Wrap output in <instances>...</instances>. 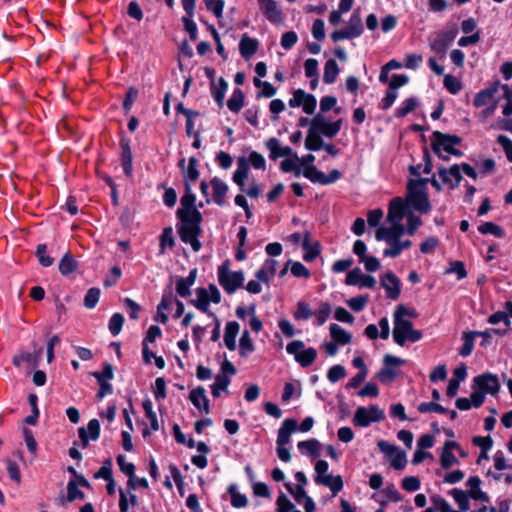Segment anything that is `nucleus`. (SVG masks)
Listing matches in <instances>:
<instances>
[{
    "label": "nucleus",
    "instance_id": "f257e3e1",
    "mask_svg": "<svg viewBox=\"0 0 512 512\" xmlns=\"http://www.w3.org/2000/svg\"><path fill=\"white\" fill-rule=\"evenodd\" d=\"M195 195L191 192L189 184H186V192L181 197V207L177 211V215L181 220L179 227V236L184 243L191 245L195 252L201 249L199 236L202 232L200 223L202 221L201 213L195 207Z\"/></svg>",
    "mask_w": 512,
    "mask_h": 512
},
{
    "label": "nucleus",
    "instance_id": "f03ea898",
    "mask_svg": "<svg viewBox=\"0 0 512 512\" xmlns=\"http://www.w3.org/2000/svg\"><path fill=\"white\" fill-rule=\"evenodd\" d=\"M407 310L400 306L394 313L393 339L399 346H404L407 341L417 342L422 338V333L413 328L409 319L404 317Z\"/></svg>",
    "mask_w": 512,
    "mask_h": 512
},
{
    "label": "nucleus",
    "instance_id": "7ed1b4c3",
    "mask_svg": "<svg viewBox=\"0 0 512 512\" xmlns=\"http://www.w3.org/2000/svg\"><path fill=\"white\" fill-rule=\"evenodd\" d=\"M461 138L456 135L444 134L436 131L432 134L431 146L435 154H437L443 160H449L448 155H455L457 157L462 156V152L455 148L460 144Z\"/></svg>",
    "mask_w": 512,
    "mask_h": 512
},
{
    "label": "nucleus",
    "instance_id": "20e7f679",
    "mask_svg": "<svg viewBox=\"0 0 512 512\" xmlns=\"http://www.w3.org/2000/svg\"><path fill=\"white\" fill-rule=\"evenodd\" d=\"M407 200L420 213H427L431 210V204L426 194V180H409L407 184Z\"/></svg>",
    "mask_w": 512,
    "mask_h": 512
},
{
    "label": "nucleus",
    "instance_id": "39448f33",
    "mask_svg": "<svg viewBox=\"0 0 512 512\" xmlns=\"http://www.w3.org/2000/svg\"><path fill=\"white\" fill-rule=\"evenodd\" d=\"M316 476L314 478L317 484L330 488L333 496L337 495L343 488L341 476H333L328 473V463L325 460H319L315 464Z\"/></svg>",
    "mask_w": 512,
    "mask_h": 512
},
{
    "label": "nucleus",
    "instance_id": "423d86ee",
    "mask_svg": "<svg viewBox=\"0 0 512 512\" xmlns=\"http://www.w3.org/2000/svg\"><path fill=\"white\" fill-rule=\"evenodd\" d=\"M244 280V273L242 271H231L228 263L219 266L218 281L226 293L233 294L243 285Z\"/></svg>",
    "mask_w": 512,
    "mask_h": 512
},
{
    "label": "nucleus",
    "instance_id": "0eeeda50",
    "mask_svg": "<svg viewBox=\"0 0 512 512\" xmlns=\"http://www.w3.org/2000/svg\"><path fill=\"white\" fill-rule=\"evenodd\" d=\"M305 344L301 340H294L287 344L286 351L288 354L293 355L296 362L302 367H309L313 364L317 357V350L313 347L304 348Z\"/></svg>",
    "mask_w": 512,
    "mask_h": 512
},
{
    "label": "nucleus",
    "instance_id": "6e6552de",
    "mask_svg": "<svg viewBox=\"0 0 512 512\" xmlns=\"http://www.w3.org/2000/svg\"><path fill=\"white\" fill-rule=\"evenodd\" d=\"M363 23L359 11H354L349 18L348 24L345 28L336 30L331 34L334 42L345 39H354L363 33Z\"/></svg>",
    "mask_w": 512,
    "mask_h": 512
},
{
    "label": "nucleus",
    "instance_id": "1a4fd4ad",
    "mask_svg": "<svg viewBox=\"0 0 512 512\" xmlns=\"http://www.w3.org/2000/svg\"><path fill=\"white\" fill-rule=\"evenodd\" d=\"M458 30L455 26L446 28L436 33L435 37L430 41V48L440 57H444L448 48L456 38Z\"/></svg>",
    "mask_w": 512,
    "mask_h": 512
},
{
    "label": "nucleus",
    "instance_id": "9d476101",
    "mask_svg": "<svg viewBox=\"0 0 512 512\" xmlns=\"http://www.w3.org/2000/svg\"><path fill=\"white\" fill-rule=\"evenodd\" d=\"M384 419V411L377 405L369 407H359L355 411L353 423L359 427H367L373 422H379Z\"/></svg>",
    "mask_w": 512,
    "mask_h": 512
},
{
    "label": "nucleus",
    "instance_id": "9b49d317",
    "mask_svg": "<svg viewBox=\"0 0 512 512\" xmlns=\"http://www.w3.org/2000/svg\"><path fill=\"white\" fill-rule=\"evenodd\" d=\"M383 362L384 367L377 373L376 377L381 383L389 384L398 375V371L395 367L403 365L405 360L396 356L386 355Z\"/></svg>",
    "mask_w": 512,
    "mask_h": 512
},
{
    "label": "nucleus",
    "instance_id": "f8f14e48",
    "mask_svg": "<svg viewBox=\"0 0 512 512\" xmlns=\"http://www.w3.org/2000/svg\"><path fill=\"white\" fill-rule=\"evenodd\" d=\"M342 120H337L335 122H327L326 119L317 114L310 121V127L315 130L319 135L323 134L326 137L333 138L338 134L341 129Z\"/></svg>",
    "mask_w": 512,
    "mask_h": 512
},
{
    "label": "nucleus",
    "instance_id": "ddd939ff",
    "mask_svg": "<svg viewBox=\"0 0 512 512\" xmlns=\"http://www.w3.org/2000/svg\"><path fill=\"white\" fill-rule=\"evenodd\" d=\"M474 383L484 394L495 395L500 390L499 379L492 373H484L474 378Z\"/></svg>",
    "mask_w": 512,
    "mask_h": 512
},
{
    "label": "nucleus",
    "instance_id": "4468645a",
    "mask_svg": "<svg viewBox=\"0 0 512 512\" xmlns=\"http://www.w3.org/2000/svg\"><path fill=\"white\" fill-rule=\"evenodd\" d=\"M345 283L351 286L372 289L376 285V279L371 275L363 274L360 268H354L348 272Z\"/></svg>",
    "mask_w": 512,
    "mask_h": 512
},
{
    "label": "nucleus",
    "instance_id": "2eb2a0df",
    "mask_svg": "<svg viewBox=\"0 0 512 512\" xmlns=\"http://www.w3.org/2000/svg\"><path fill=\"white\" fill-rule=\"evenodd\" d=\"M378 241H385L388 244L389 247L384 249L383 255L391 258L398 257L403 250L410 248L412 245V242L408 239L401 240L400 238L395 240V238L383 235L378 237Z\"/></svg>",
    "mask_w": 512,
    "mask_h": 512
},
{
    "label": "nucleus",
    "instance_id": "dca6fc26",
    "mask_svg": "<svg viewBox=\"0 0 512 512\" xmlns=\"http://www.w3.org/2000/svg\"><path fill=\"white\" fill-rule=\"evenodd\" d=\"M438 175L442 182L446 184L450 189H455L458 187L462 180L460 165L458 164H454L448 169L445 167H439Z\"/></svg>",
    "mask_w": 512,
    "mask_h": 512
},
{
    "label": "nucleus",
    "instance_id": "f3484780",
    "mask_svg": "<svg viewBox=\"0 0 512 512\" xmlns=\"http://www.w3.org/2000/svg\"><path fill=\"white\" fill-rule=\"evenodd\" d=\"M79 438L81 440L82 448L89 445V441H96L100 437V422L97 419H91L87 424V429L84 427L78 428Z\"/></svg>",
    "mask_w": 512,
    "mask_h": 512
},
{
    "label": "nucleus",
    "instance_id": "a211bd4d",
    "mask_svg": "<svg viewBox=\"0 0 512 512\" xmlns=\"http://www.w3.org/2000/svg\"><path fill=\"white\" fill-rule=\"evenodd\" d=\"M285 487L293 495L297 503L303 505L305 512H315V502L307 495L304 487L295 486L293 488L290 483H285Z\"/></svg>",
    "mask_w": 512,
    "mask_h": 512
},
{
    "label": "nucleus",
    "instance_id": "6ab92c4d",
    "mask_svg": "<svg viewBox=\"0 0 512 512\" xmlns=\"http://www.w3.org/2000/svg\"><path fill=\"white\" fill-rule=\"evenodd\" d=\"M195 2L196 0H182L183 9L188 16L183 17L182 21L184 23L185 30L189 33L192 40H196L198 35L197 25L192 20L195 11Z\"/></svg>",
    "mask_w": 512,
    "mask_h": 512
},
{
    "label": "nucleus",
    "instance_id": "aec40b11",
    "mask_svg": "<svg viewBox=\"0 0 512 512\" xmlns=\"http://www.w3.org/2000/svg\"><path fill=\"white\" fill-rule=\"evenodd\" d=\"M381 286L385 289L387 297L397 299L400 295L401 284L399 278L392 272H387L381 277Z\"/></svg>",
    "mask_w": 512,
    "mask_h": 512
},
{
    "label": "nucleus",
    "instance_id": "412c9836",
    "mask_svg": "<svg viewBox=\"0 0 512 512\" xmlns=\"http://www.w3.org/2000/svg\"><path fill=\"white\" fill-rule=\"evenodd\" d=\"M261 12L272 23L278 24L283 20V14L275 0H259Z\"/></svg>",
    "mask_w": 512,
    "mask_h": 512
},
{
    "label": "nucleus",
    "instance_id": "4be33fe9",
    "mask_svg": "<svg viewBox=\"0 0 512 512\" xmlns=\"http://www.w3.org/2000/svg\"><path fill=\"white\" fill-rule=\"evenodd\" d=\"M197 269H192L187 277L176 278V292L179 296L186 298L191 295V287L195 284Z\"/></svg>",
    "mask_w": 512,
    "mask_h": 512
},
{
    "label": "nucleus",
    "instance_id": "5701e85b",
    "mask_svg": "<svg viewBox=\"0 0 512 512\" xmlns=\"http://www.w3.org/2000/svg\"><path fill=\"white\" fill-rule=\"evenodd\" d=\"M297 429V421L289 418L285 419L278 430L276 444L277 446H286L290 442V436Z\"/></svg>",
    "mask_w": 512,
    "mask_h": 512
},
{
    "label": "nucleus",
    "instance_id": "b1692460",
    "mask_svg": "<svg viewBox=\"0 0 512 512\" xmlns=\"http://www.w3.org/2000/svg\"><path fill=\"white\" fill-rule=\"evenodd\" d=\"M266 148L269 151V157L272 160H276L279 157H288L293 154V151L288 146H281L280 141L277 138H270L265 143Z\"/></svg>",
    "mask_w": 512,
    "mask_h": 512
},
{
    "label": "nucleus",
    "instance_id": "393cba45",
    "mask_svg": "<svg viewBox=\"0 0 512 512\" xmlns=\"http://www.w3.org/2000/svg\"><path fill=\"white\" fill-rule=\"evenodd\" d=\"M79 268V262L71 252H67L59 261L58 269L62 276L68 277Z\"/></svg>",
    "mask_w": 512,
    "mask_h": 512
},
{
    "label": "nucleus",
    "instance_id": "a878e982",
    "mask_svg": "<svg viewBox=\"0 0 512 512\" xmlns=\"http://www.w3.org/2000/svg\"><path fill=\"white\" fill-rule=\"evenodd\" d=\"M190 401L199 410L209 413V400L206 396L205 389L199 386L190 392Z\"/></svg>",
    "mask_w": 512,
    "mask_h": 512
},
{
    "label": "nucleus",
    "instance_id": "bb28decb",
    "mask_svg": "<svg viewBox=\"0 0 512 512\" xmlns=\"http://www.w3.org/2000/svg\"><path fill=\"white\" fill-rule=\"evenodd\" d=\"M404 204L401 198H394L391 200L387 215V220L391 224L401 222L404 216Z\"/></svg>",
    "mask_w": 512,
    "mask_h": 512
},
{
    "label": "nucleus",
    "instance_id": "cd10ccee",
    "mask_svg": "<svg viewBox=\"0 0 512 512\" xmlns=\"http://www.w3.org/2000/svg\"><path fill=\"white\" fill-rule=\"evenodd\" d=\"M240 325L236 321L228 322L225 326L224 343L230 351L236 349V337L239 333Z\"/></svg>",
    "mask_w": 512,
    "mask_h": 512
},
{
    "label": "nucleus",
    "instance_id": "c85d7f7f",
    "mask_svg": "<svg viewBox=\"0 0 512 512\" xmlns=\"http://www.w3.org/2000/svg\"><path fill=\"white\" fill-rule=\"evenodd\" d=\"M85 494L82 490H80L77 486V482L73 479H70L67 484V495L60 496L59 500L61 505H65L67 502H74L75 500H84Z\"/></svg>",
    "mask_w": 512,
    "mask_h": 512
},
{
    "label": "nucleus",
    "instance_id": "c756f323",
    "mask_svg": "<svg viewBox=\"0 0 512 512\" xmlns=\"http://www.w3.org/2000/svg\"><path fill=\"white\" fill-rule=\"evenodd\" d=\"M185 162L186 160L184 158L180 159L179 166L183 171L186 184H189L188 182H195L199 178V172L197 170L198 161L195 157H190L187 167H185Z\"/></svg>",
    "mask_w": 512,
    "mask_h": 512
},
{
    "label": "nucleus",
    "instance_id": "7c9ffc66",
    "mask_svg": "<svg viewBox=\"0 0 512 512\" xmlns=\"http://www.w3.org/2000/svg\"><path fill=\"white\" fill-rule=\"evenodd\" d=\"M191 303L202 312L215 317L209 309V291H207L206 288H198L196 290V299L192 300Z\"/></svg>",
    "mask_w": 512,
    "mask_h": 512
},
{
    "label": "nucleus",
    "instance_id": "2f4dec72",
    "mask_svg": "<svg viewBox=\"0 0 512 512\" xmlns=\"http://www.w3.org/2000/svg\"><path fill=\"white\" fill-rule=\"evenodd\" d=\"M481 480L477 476L468 479L467 485L470 488L469 496L474 500L489 502V496L480 489Z\"/></svg>",
    "mask_w": 512,
    "mask_h": 512
},
{
    "label": "nucleus",
    "instance_id": "473e14b6",
    "mask_svg": "<svg viewBox=\"0 0 512 512\" xmlns=\"http://www.w3.org/2000/svg\"><path fill=\"white\" fill-rule=\"evenodd\" d=\"M297 448L302 454L317 458L320 456L321 443L316 439H309L298 442Z\"/></svg>",
    "mask_w": 512,
    "mask_h": 512
},
{
    "label": "nucleus",
    "instance_id": "72a5a7b5",
    "mask_svg": "<svg viewBox=\"0 0 512 512\" xmlns=\"http://www.w3.org/2000/svg\"><path fill=\"white\" fill-rule=\"evenodd\" d=\"M258 49V41L249 37L247 34H244L239 43V50L241 55L245 59H249L252 55L256 53Z\"/></svg>",
    "mask_w": 512,
    "mask_h": 512
},
{
    "label": "nucleus",
    "instance_id": "f704fd0d",
    "mask_svg": "<svg viewBox=\"0 0 512 512\" xmlns=\"http://www.w3.org/2000/svg\"><path fill=\"white\" fill-rule=\"evenodd\" d=\"M249 164L248 161L244 157H240L237 161V169L233 174L234 182L240 186V189L244 191L243 187L245 184V180L248 176Z\"/></svg>",
    "mask_w": 512,
    "mask_h": 512
},
{
    "label": "nucleus",
    "instance_id": "c9c22d12",
    "mask_svg": "<svg viewBox=\"0 0 512 512\" xmlns=\"http://www.w3.org/2000/svg\"><path fill=\"white\" fill-rule=\"evenodd\" d=\"M406 232V229L403 227L401 222H398L397 224H391L390 227L381 226L377 229L375 233V238L378 240V237L380 235L388 236L395 238V240H398L401 238V236Z\"/></svg>",
    "mask_w": 512,
    "mask_h": 512
},
{
    "label": "nucleus",
    "instance_id": "e433bc0d",
    "mask_svg": "<svg viewBox=\"0 0 512 512\" xmlns=\"http://www.w3.org/2000/svg\"><path fill=\"white\" fill-rule=\"evenodd\" d=\"M332 339L339 345H346L351 342L352 336L338 324H331L329 327Z\"/></svg>",
    "mask_w": 512,
    "mask_h": 512
},
{
    "label": "nucleus",
    "instance_id": "4c0bfd02",
    "mask_svg": "<svg viewBox=\"0 0 512 512\" xmlns=\"http://www.w3.org/2000/svg\"><path fill=\"white\" fill-rule=\"evenodd\" d=\"M211 185H212V188H213V198H214V201L218 204V205H223L224 203V198H225V195L227 193V190H228V186L226 185V183L222 180H220L219 178H213L211 180Z\"/></svg>",
    "mask_w": 512,
    "mask_h": 512
},
{
    "label": "nucleus",
    "instance_id": "58836bf2",
    "mask_svg": "<svg viewBox=\"0 0 512 512\" xmlns=\"http://www.w3.org/2000/svg\"><path fill=\"white\" fill-rule=\"evenodd\" d=\"M175 244L173 229L172 227H166L163 229L160 235V253L165 254L167 249H172Z\"/></svg>",
    "mask_w": 512,
    "mask_h": 512
},
{
    "label": "nucleus",
    "instance_id": "ea45409f",
    "mask_svg": "<svg viewBox=\"0 0 512 512\" xmlns=\"http://www.w3.org/2000/svg\"><path fill=\"white\" fill-rule=\"evenodd\" d=\"M339 71L338 64L334 59L327 60L324 67L323 81L327 84L333 83L336 80Z\"/></svg>",
    "mask_w": 512,
    "mask_h": 512
},
{
    "label": "nucleus",
    "instance_id": "a19ab883",
    "mask_svg": "<svg viewBox=\"0 0 512 512\" xmlns=\"http://www.w3.org/2000/svg\"><path fill=\"white\" fill-rule=\"evenodd\" d=\"M323 144L324 143L321 136L315 130L309 127L308 134L305 139L306 149L311 151H317L322 148Z\"/></svg>",
    "mask_w": 512,
    "mask_h": 512
},
{
    "label": "nucleus",
    "instance_id": "79ce46f5",
    "mask_svg": "<svg viewBox=\"0 0 512 512\" xmlns=\"http://www.w3.org/2000/svg\"><path fill=\"white\" fill-rule=\"evenodd\" d=\"M302 174L313 183H320L325 185V174L319 171L314 165H308V167H304L302 169Z\"/></svg>",
    "mask_w": 512,
    "mask_h": 512
},
{
    "label": "nucleus",
    "instance_id": "37998d69",
    "mask_svg": "<svg viewBox=\"0 0 512 512\" xmlns=\"http://www.w3.org/2000/svg\"><path fill=\"white\" fill-rule=\"evenodd\" d=\"M230 384V378L224 374H218L215 377V381L211 386L212 395L219 397L221 391H226Z\"/></svg>",
    "mask_w": 512,
    "mask_h": 512
},
{
    "label": "nucleus",
    "instance_id": "c03bdc74",
    "mask_svg": "<svg viewBox=\"0 0 512 512\" xmlns=\"http://www.w3.org/2000/svg\"><path fill=\"white\" fill-rule=\"evenodd\" d=\"M418 106V101L416 98L414 97H410V98H407L405 99L401 106L398 107L396 110H395V117L397 118H403L405 117L407 114H409L410 112H412L416 107Z\"/></svg>",
    "mask_w": 512,
    "mask_h": 512
},
{
    "label": "nucleus",
    "instance_id": "a18cd8bd",
    "mask_svg": "<svg viewBox=\"0 0 512 512\" xmlns=\"http://www.w3.org/2000/svg\"><path fill=\"white\" fill-rule=\"evenodd\" d=\"M243 103H244L243 92L240 89H236V90H234L232 96L228 100L227 106L232 112L238 113L242 109Z\"/></svg>",
    "mask_w": 512,
    "mask_h": 512
},
{
    "label": "nucleus",
    "instance_id": "49530a36",
    "mask_svg": "<svg viewBox=\"0 0 512 512\" xmlns=\"http://www.w3.org/2000/svg\"><path fill=\"white\" fill-rule=\"evenodd\" d=\"M330 314L331 305L328 302H322L314 313L316 318L315 324L318 326L323 325L329 318Z\"/></svg>",
    "mask_w": 512,
    "mask_h": 512
},
{
    "label": "nucleus",
    "instance_id": "de8ad7c7",
    "mask_svg": "<svg viewBox=\"0 0 512 512\" xmlns=\"http://www.w3.org/2000/svg\"><path fill=\"white\" fill-rule=\"evenodd\" d=\"M451 494L462 512H466L469 510V508H470L469 497L470 496L467 495L466 492H464L460 489H453L451 491Z\"/></svg>",
    "mask_w": 512,
    "mask_h": 512
},
{
    "label": "nucleus",
    "instance_id": "09e8293b",
    "mask_svg": "<svg viewBox=\"0 0 512 512\" xmlns=\"http://www.w3.org/2000/svg\"><path fill=\"white\" fill-rule=\"evenodd\" d=\"M91 375L97 380V381H109L112 380L114 377V368L113 365L109 362L103 363V369L102 371H94L91 373Z\"/></svg>",
    "mask_w": 512,
    "mask_h": 512
},
{
    "label": "nucleus",
    "instance_id": "8fccbe9b",
    "mask_svg": "<svg viewBox=\"0 0 512 512\" xmlns=\"http://www.w3.org/2000/svg\"><path fill=\"white\" fill-rule=\"evenodd\" d=\"M124 322H125V318L121 313H114L111 316V318L109 320V324H108L110 333L113 336L118 335L122 330Z\"/></svg>",
    "mask_w": 512,
    "mask_h": 512
},
{
    "label": "nucleus",
    "instance_id": "3c124183",
    "mask_svg": "<svg viewBox=\"0 0 512 512\" xmlns=\"http://www.w3.org/2000/svg\"><path fill=\"white\" fill-rule=\"evenodd\" d=\"M277 512H301L297 509L295 504H293L290 499L284 495L280 494L276 501Z\"/></svg>",
    "mask_w": 512,
    "mask_h": 512
},
{
    "label": "nucleus",
    "instance_id": "603ef678",
    "mask_svg": "<svg viewBox=\"0 0 512 512\" xmlns=\"http://www.w3.org/2000/svg\"><path fill=\"white\" fill-rule=\"evenodd\" d=\"M496 90H497V88L493 87V88H489V89H485V90L480 91L479 93H477L475 95L474 100H473V104L476 107H481V106L486 105L488 103V101L492 99V97L495 94Z\"/></svg>",
    "mask_w": 512,
    "mask_h": 512
},
{
    "label": "nucleus",
    "instance_id": "864d4df0",
    "mask_svg": "<svg viewBox=\"0 0 512 512\" xmlns=\"http://www.w3.org/2000/svg\"><path fill=\"white\" fill-rule=\"evenodd\" d=\"M478 230L482 234H492L496 237L502 238L505 236V231L497 224L492 222H485L478 227Z\"/></svg>",
    "mask_w": 512,
    "mask_h": 512
},
{
    "label": "nucleus",
    "instance_id": "5fc2aeb1",
    "mask_svg": "<svg viewBox=\"0 0 512 512\" xmlns=\"http://www.w3.org/2000/svg\"><path fill=\"white\" fill-rule=\"evenodd\" d=\"M227 87H228V84L223 78H220L218 86H216V85L212 86L213 98L218 103L219 106H223L224 97H225Z\"/></svg>",
    "mask_w": 512,
    "mask_h": 512
},
{
    "label": "nucleus",
    "instance_id": "6e6d98bb",
    "mask_svg": "<svg viewBox=\"0 0 512 512\" xmlns=\"http://www.w3.org/2000/svg\"><path fill=\"white\" fill-rule=\"evenodd\" d=\"M100 293L101 291L97 287L89 288L84 297V306L88 309H93L99 301Z\"/></svg>",
    "mask_w": 512,
    "mask_h": 512
},
{
    "label": "nucleus",
    "instance_id": "4d7b16f0",
    "mask_svg": "<svg viewBox=\"0 0 512 512\" xmlns=\"http://www.w3.org/2000/svg\"><path fill=\"white\" fill-rule=\"evenodd\" d=\"M239 353L242 356H247L254 350V345L250 338L248 330H244L240 338Z\"/></svg>",
    "mask_w": 512,
    "mask_h": 512
},
{
    "label": "nucleus",
    "instance_id": "13d9d810",
    "mask_svg": "<svg viewBox=\"0 0 512 512\" xmlns=\"http://www.w3.org/2000/svg\"><path fill=\"white\" fill-rule=\"evenodd\" d=\"M303 248L305 249V254L303 256L305 261H313L320 253L319 245H310L309 236L306 235L303 241Z\"/></svg>",
    "mask_w": 512,
    "mask_h": 512
},
{
    "label": "nucleus",
    "instance_id": "bf43d9fd",
    "mask_svg": "<svg viewBox=\"0 0 512 512\" xmlns=\"http://www.w3.org/2000/svg\"><path fill=\"white\" fill-rule=\"evenodd\" d=\"M312 311L308 303L299 301L296 310L293 312V317L296 320H307L312 316Z\"/></svg>",
    "mask_w": 512,
    "mask_h": 512
},
{
    "label": "nucleus",
    "instance_id": "052dcab7",
    "mask_svg": "<svg viewBox=\"0 0 512 512\" xmlns=\"http://www.w3.org/2000/svg\"><path fill=\"white\" fill-rule=\"evenodd\" d=\"M96 479H104L106 481L113 478L112 474V460L111 458L106 459L99 470L94 474Z\"/></svg>",
    "mask_w": 512,
    "mask_h": 512
},
{
    "label": "nucleus",
    "instance_id": "680f3d73",
    "mask_svg": "<svg viewBox=\"0 0 512 512\" xmlns=\"http://www.w3.org/2000/svg\"><path fill=\"white\" fill-rule=\"evenodd\" d=\"M207 9L212 12L216 18L221 19L225 6L224 0H204Z\"/></svg>",
    "mask_w": 512,
    "mask_h": 512
},
{
    "label": "nucleus",
    "instance_id": "e2e57ef3",
    "mask_svg": "<svg viewBox=\"0 0 512 512\" xmlns=\"http://www.w3.org/2000/svg\"><path fill=\"white\" fill-rule=\"evenodd\" d=\"M6 469L9 474L10 479L12 481L16 482L17 484H19L21 482V472H20V468H19V465L17 464V462L12 459H7L6 460Z\"/></svg>",
    "mask_w": 512,
    "mask_h": 512
},
{
    "label": "nucleus",
    "instance_id": "0e129e2a",
    "mask_svg": "<svg viewBox=\"0 0 512 512\" xmlns=\"http://www.w3.org/2000/svg\"><path fill=\"white\" fill-rule=\"evenodd\" d=\"M397 97H398L397 91L388 87V89L386 90L385 96L382 98L381 102L379 103V108L382 110L389 109L394 104Z\"/></svg>",
    "mask_w": 512,
    "mask_h": 512
},
{
    "label": "nucleus",
    "instance_id": "69168bd1",
    "mask_svg": "<svg viewBox=\"0 0 512 512\" xmlns=\"http://www.w3.org/2000/svg\"><path fill=\"white\" fill-rule=\"evenodd\" d=\"M391 457V466L396 470H402L407 464V458L404 451L397 450Z\"/></svg>",
    "mask_w": 512,
    "mask_h": 512
},
{
    "label": "nucleus",
    "instance_id": "338daca9",
    "mask_svg": "<svg viewBox=\"0 0 512 512\" xmlns=\"http://www.w3.org/2000/svg\"><path fill=\"white\" fill-rule=\"evenodd\" d=\"M444 86L451 94H457L461 88V82L452 75H445Z\"/></svg>",
    "mask_w": 512,
    "mask_h": 512
},
{
    "label": "nucleus",
    "instance_id": "774afa93",
    "mask_svg": "<svg viewBox=\"0 0 512 512\" xmlns=\"http://www.w3.org/2000/svg\"><path fill=\"white\" fill-rule=\"evenodd\" d=\"M497 143L503 148L507 159L512 163V140L506 135H499Z\"/></svg>",
    "mask_w": 512,
    "mask_h": 512
}]
</instances>
